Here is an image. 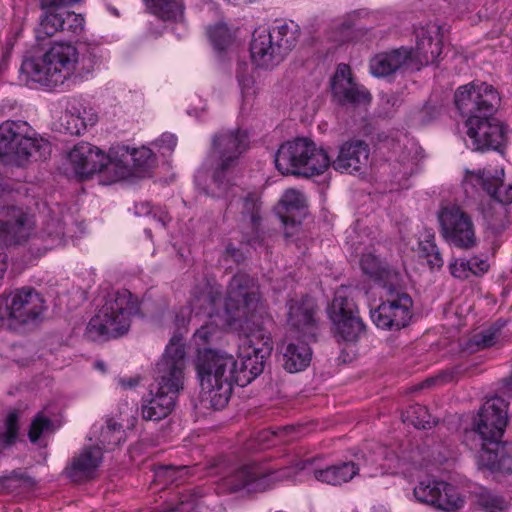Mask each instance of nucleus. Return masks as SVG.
Masks as SVG:
<instances>
[{
    "instance_id": "obj_54",
    "label": "nucleus",
    "mask_w": 512,
    "mask_h": 512,
    "mask_svg": "<svg viewBox=\"0 0 512 512\" xmlns=\"http://www.w3.org/2000/svg\"><path fill=\"white\" fill-rule=\"evenodd\" d=\"M468 261L469 266L471 267L470 273L475 276H482L489 270V264L486 259L475 256Z\"/></svg>"
},
{
    "instance_id": "obj_1",
    "label": "nucleus",
    "mask_w": 512,
    "mask_h": 512,
    "mask_svg": "<svg viewBox=\"0 0 512 512\" xmlns=\"http://www.w3.org/2000/svg\"><path fill=\"white\" fill-rule=\"evenodd\" d=\"M241 334L240 366L233 355L211 349L200 353L196 362L202 400L216 410L228 404L234 383L245 386L263 372L272 351L270 337L261 331Z\"/></svg>"
},
{
    "instance_id": "obj_22",
    "label": "nucleus",
    "mask_w": 512,
    "mask_h": 512,
    "mask_svg": "<svg viewBox=\"0 0 512 512\" xmlns=\"http://www.w3.org/2000/svg\"><path fill=\"white\" fill-rule=\"evenodd\" d=\"M288 323L304 338H315L317 319L314 302L308 297L290 300L288 302Z\"/></svg>"
},
{
    "instance_id": "obj_17",
    "label": "nucleus",
    "mask_w": 512,
    "mask_h": 512,
    "mask_svg": "<svg viewBox=\"0 0 512 512\" xmlns=\"http://www.w3.org/2000/svg\"><path fill=\"white\" fill-rule=\"evenodd\" d=\"M34 229L32 217L17 206L0 207V245H20L27 241Z\"/></svg>"
},
{
    "instance_id": "obj_5",
    "label": "nucleus",
    "mask_w": 512,
    "mask_h": 512,
    "mask_svg": "<svg viewBox=\"0 0 512 512\" xmlns=\"http://www.w3.org/2000/svg\"><path fill=\"white\" fill-rule=\"evenodd\" d=\"M225 321L238 333L262 331L266 311L257 280L245 272L236 273L227 286Z\"/></svg>"
},
{
    "instance_id": "obj_9",
    "label": "nucleus",
    "mask_w": 512,
    "mask_h": 512,
    "mask_svg": "<svg viewBox=\"0 0 512 512\" xmlns=\"http://www.w3.org/2000/svg\"><path fill=\"white\" fill-rule=\"evenodd\" d=\"M299 36V27L293 21L275 25L270 30H256L250 44L252 61L260 68L277 66L296 46Z\"/></svg>"
},
{
    "instance_id": "obj_16",
    "label": "nucleus",
    "mask_w": 512,
    "mask_h": 512,
    "mask_svg": "<svg viewBox=\"0 0 512 512\" xmlns=\"http://www.w3.org/2000/svg\"><path fill=\"white\" fill-rule=\"evenodd\" d=\"M467 136L474 150L499 151L507 140V127L494 115L472 117L465 121Z\"/></svg>"
},
{
    "instance_id": "obj_24",
    "label": "nucleus",
    "mask_w": 512,
    "mask_h": 512,
    "mask_svg": "<svg viewBox=\"0 0 512 512\" xmlns=\"http://www.w3.org/2000/svg\"><path fill=\"white\" fill-rule=\"evenodd\" d=\"M102 460L103 452L100 447H85L72 459L65 473L73 482L87 481L95 476Z\"/></svg>"
},
{
    "instance_id": "obj_38",
    "label": "nucleus",
    "mask_w": 512,
    "mask_h": 512,
    "mask_svg": "<svg viewBox=\"0 0 512 512\" xmlns=\"http://www.w3.org/2000/svg\"><path fill=\"white\" fill-rule=\"evenodd\" d=\"M207 35L213 48L218 52L225 51L234 39L233 33L224 23L209 27Z\"/></svg>"
},
{
    "instance_id": "obj_13",
    "label": "nucleus",
    "mask_w": 512,
    "mask_h": 512,
    "mask_svg": "<svg viewBox=\"0 0 512 512\" xmlns=\"http://www.w3.org/2000/svg\"><path fill=\"white\" fill-rule=\"evenodd\" d=\"M440 233L450 245L468 250L477 245L471 216L457 205L443 207L438 213Z\"/></svg>"
},
{
    "instance_id": "obj_30",
    "label": "nucleus",
    "mask_w": 512,
    "mask_h": 512,
    "mask_svg": "<svg viewBox=\"0 0 512 512\" xmlns=\"http://www.w3.org/2000/svg\"><path fill=\"white\" fill-rule=\"evenodd\" d=\"M32 134L33 131L27 133L18 146L14 161L18 166H24L29 161L45 160L51 154V144L41 137L32 136Z\"/></svg>"
},
{
    "instance_id": "obj_60",
    "label": "nucleus",
    "mask_w": 512,
    "mask_h": 512,
    "mask_svg": "<svg viewBox=\"0 0 512 512\" xmlns=\"http://www.w3.org/2000/svg\"><path fill=\"white\" fill-rule=\"evenodd\" d=\"M8 256L3 249V245H0V280L4 277V274L8 268Z\"/></svg>"
},
{
    "instance_id": "obj_40",
    "label": "nucleus",
    "mask_w": 512,
    "mask_h": 512,
    "mask_svg": "<svg viewBox=\"0 0 512 512\" xmlns=\"http://www.w3.org/2000/svg\"><path fill=\"white\" fill-rule=\"evenodd\" d=\"M404 421L422 429H429L435 423L427 407L420 404L411 405L406 410Z\"/></svg>"
},
{
    "instance_id": "obj_57",
    "label": "nucleus",
    "mask_w": 512,
    "mask_h": 512,
    "mask_svg": "<svg viewBox=\"0 0 512 512\" xmlns=\"http://www.w3.org/2000/svg\"><path fill=\"white\" fill-rule=\"evenodd\" d=\"M156 144L167 152H172L177 144V138L174 134L164 133L157 139Z\"/></svg>"
},
{
    "instance_id": "obj_6",
    "label": "nucleus",
    "mask_w": 512,
    "mask_h": 512,
    "mask_svg": "<svg viewBox=\"0 0 512 512\" xmlns=\"http://www.w3.org/2000/svg\"><path fill=\"white\" fill-rule=\"evenodd\" d=\"M21 71L28 79L48 89H70L78 79V50L69 42H55L40 58L22 62Z\"/></svg>"
},
{
    "instance_id": "obj_18",
    "label": "nucleus",
    "mask_w": 512,
    "mask_h": 512,
    "mask_svg": "<svg viewBox=\"0 0 512 512\" xmlns=\"http://www.w3.org/2000/svg\"><path fill=\"white\" fill-rule=\"evenodd\" d=\"M416 47L408 48L411 51L413 68L420 70L422 66L435 63L443 49L442 26L435 22L415 29Z\"/></svg>"
},
{
    "instance_id": "obj_46",
    "label": "nucleus",
    "mask_w": 512,
    "mask_h": 512,
    "mask_svg": "<svg viewBox=\"0 0 512 512\" xmlns=\"http://www.w3.org/2000/svg\"><path fill=\"white\" fill-rule=\"evenodd\" d=\"M63 29L61 31H67L72 34L78 35L84 30L85 20L81 14L68 11L66 8L63 9Z\"/></svg>"
},
{
    "instance_id": "obj_23",
    "label": "nucleus",
    "mask_w": 512,
    "mask_h": 512,
    "mask_svg": "<svg viewBox=\"0 0 512 512\" xmlns=\"http://www.w3.org/2000/svg\"><path fill=\"white\" fill-rule=\"evenodd\" d=\"M68 158L75 172L83 176L103 171L106 164V155L87 142L76 144L69 152Z\"/></svg>"
},
{
    "instance_id": "obj_7",
    "label": "nucleus",
    "mask_w": 512,
    "mask_h": 512,
    "mask_svg": "<svg viewBox=\"0 0 512 512\" xmlns=\"http://www.w3.org/2000/svg\"><path fill=\"white\" fill-rule=\"evenodd\" d=\"M138 312V299L130 291L122 289L109 293L88 322L86 335L92 341L121 337L129 331L131 319Z\"/></svg>"
},
{
    "instance_id": "obj_12",
    "label": "nucleus",
    "mask_w": 512,
    "mask_h": 512,
    "mask_svg": "<svg viewBox=\"0 0 512 512\" xmlns=\"http://www.w3.org/2000/svg\"><path fill=\"white\" fill-rule=\"evenodd\" d=\"M500 101L498 91L492 85L481 81L462 85L454 93L455 106L466 120L495 115Z\"/></svg>"
},
{
    "instance_id": "obj_62",
    "label": "nucleus",
    "mask_w": 512,
    "mask_h": 512,
    "mask_svg": "<svg viewBox=\"0 0 512 512\" xmlns=\"http://www.w3.org/2000/svg\"><path fill=\"white\" fill-rule=\"evenodd\" d=\"M152 212V207L149 203H140L135 205V213L138 216H148Z\"/></svg>"
},
{
    "instance_id": "obj_20",
    "label": "nucleus",
    "mask_w": 512,
    "mask_h": 512,
    "mask_svg": "<svg viewBox=\"0 0 512 512\" xmlns=\"http://www.w3.org/2000/svg\"><path fill=\"white\" fill-rule=\"evenodd\" d=\"M331 86L334 97L343 105L366 104L371 100L368 90L353 81L350 67L346 64L337 66Z\"/></svg>"
},
{
    "instance_id": "obj_50",
    "label": "nucleus",
    "mask_w": 512,
    "mask_h": 512,
    "mask_svg": "<svg viewBox=\"0 0 512 512\" xmlns=\"http://www.w3.org/2000/svg\"><path fill=\"white\" fill-rule=\"evenodd\" d=\"M499 338V329L489 328L474 336L473 342L481 349L489 348L497 342Z\"/></svg>"
},
{
    "instance_id": "obj_31",
    "label": "nucleus",
    "mask_w": 512,
    "mask_h": 512,
    "mask_svg": "<svg viewBox=\"0 0 512 512\" xmlns=\"http://www.w3.org/2000/svg\"><path fill=\"white\" fill-rule=\"evenodd\" d=\"M312 351L304 341L289 343L283 354V367L290 373L304 370L310 363Z\"/></svg>"
},
{
    "instance_id": "obj_8",
    "label": "nucleus",
    "mask_w": 512,
    "mask_h": 512,
    "mask_svg": "<svg viewBox=\"0 0 512 512\" xmlns=\"http://www.w3.org/2000/svg\"><path fill=\"white\" fill-rule=\"evenodd\" d=\"M248 146V134L240 128L221 130L212 137L209 157L213 168L212 180L218 189L215 196H225L233 185L234 169Z\"/></svg>"
},
{
    "instance_id": "obj_26",
    "label": "nucleus",
    "mask_w": 512,
    "mask_h": 512,
    "mask_svg": "<svg viewBox=\"0 0 512 512\" xmlns=\"http://www.w3.org/2000/svg\"><path fill=\"white\" fill-rule=\"evenodd\" d=\"M411 57V51L406 47L377 54L370 60V72L376 77H386L394 74L401 68L415 70Z\"/></svg>"
},
{
    "instance_id": "obj_11",
    "label": "nucleus",
    "mask_w": 512,
    "mask_h": 512,
    "mask_svg": "<svg viewBox=\"0 0 512 512\" xmlns=\"http://www.w3.org/2000/svg\"><path fill=\"white\" fill-rule=\"evenodd\" d=\"M356 459L357 461H342L325 468H320L317 465V457H307L296 460L291 466L283 467L280 473L282 478H291L301 471H309L316 480L322 483L341 486L354 479L365 465V457L360 458L356 455Z\"/></svg>"
},
{
    "instance_id": "obj_4",
    "label": "nucleus",
    "mask_w": 512,
    "mask_h": 512,
    "mask_svg": "<svg viewBox=\"0 0 512 512\" xmlns=\"http://www.w3.org/2000/svg\"><path fill=\"white\" fill-rule=\"evenodd\" d=\"M508 403L501 397L488 399L473 421V428L465 432V439L478 440L481 446L479 465L491 471L512 472V455L501 442L507 425Z\"/></svg>"
},
{
    "instance_id": "obj_35",
    "label": "nucleus",
    "mask_w": 512,
    "mask_h": 512,
    "mask_svg": "<svg viewBox=\"0 0 512 512\" xmlns=\"http://www.w3.org/2000/svg\"><path fill=\"white\" fill-rule=\"evenodd\" d=\"M439 485L441 491L437 493L435 507L446 512H456L464 504L458 490L444 481Z\"/></svg>"
},
{
    "instance_id": "obj_14",
    "label": "nucleus",
    "mask_w": 512,
    "mask_h": 512,
    "mask_svg": "<svg viewBox=\"0 0 512 512\" xmlns=\"http://www.w3.org/2000/svg\"><path fill=\"white\" fill-rule=\"evenodd\" d=\"M412 306V298L407 293L390 286L387 299L371 312V318L378 328L400 330L409 324Z\"/></svg>"
},
{
    "instance_id": "obj_44",
    "label": "nucleus",
    "mask_w": 512,
    "mask_h": 512,
    "mask_svg": "<svg viewBox=\"0 0 512 512\" xmlns=\"http://www.w3.org/2000/svg\"><path fill=\"white\" fill-rule=\"evenodd\" d=\"M103 170L112 176L113 181H120L131 175L129 160L126 157L125 159L115 160L106 156V164Z\"/></svg>"
},
{
    "instance_id": "obj_33",
    "label": "nucleus",
    "mask_w": 512,
    "mask_h": 512,
    "mask_svg": "<svg viewBox=\"0 0 512 512\" xmlns=\"http://www.w3.org/2000/svg\"><path fill=\"white\" fill-rule=\"evenodd\" d=\"M418 254L421 258L426 259L431 270H440L444 265V259L435 243V234L432 230H425L420 236Z\"/></svg>"
},
{
    "instance_id": "obj_52",
    "label": "nucleus",
    "mask_w": 512,
    "mask_h": 512,
    "mask_svg": "<svg viewBox=\"0 0 512 512\" xmlns=\"http://www.w3.org/2000/svg\"><path fill=\"white\" fill-rule=\"evenodd\" d=\"M299 429L300 427L290 425L279 428L276 432H273L272 434L281 441L289 442L298 437Z\"/></svg>"
},
{
    "instance_id": "obj_47",
    "label": "nucleus",
    "mask_w": 512,
    "mask_h": 512,
    "mask_svg": "<svg viewBox=\"0 0 512 512\" xmlns=\"http://www.w3.org/2000/svg\"><path fill=\"white\" fill-rule=\"evenodd\" d=\"M52 428V422L49 418L38 415L34 418L31 423L28 437L32 443H36L39 438L46 432L50 431Z\"/></svg>"
},
{
    "instance_id": "obj_27",
    "label": "nucleus",
    "mask_w": 512,
    "mask_h": 512,
    "mask_svg": "<svg viewBox=\"0 0 512 512\" xmlns=\"http://www.w3.org/2000/svg\"><path fill=\"white\" fill-rule=\"evenodd\" d=\"M32 132V127L22 120H6L0 124V157L14 162L21 140Z\"/></svg>"
},
{
    "instance_id": "obj_10",
    "label": "nucleus",
    "mask_w": 512,
    "mask_h": 512,
    "mask_svg": "<svg viewBox=\"0 0 512 512\" xmlns=\"http://www.w3.org/2000/svg\"><path fill=\"white\" fill-rule=\"evenodd\" d=\"M43 296L31 287H23L0 296V320L10 329L38 324L46 310Z\"/></svg>"
},
{
    "instance_id": "obj_41",
    "label": "nucleus",
    "mask_w": 512,
    "mask_h": 512,
    "mask_svg": "<svg viewBox=\"0 0 512 512\" xmlns=\"http://www.w3.org/2000/svg\"><path fill=\"white\" fill-rule=\"evenodd\" d=\"M443 481L426 479L420 481L414 488L415 498L422 503L435 507L437 493H440V485Z\"/></svg>"
},
{
    "instance_id": "obj_56",
    "label": "nucleus",
    "mask_w": 512,
    "mask_h": 512,
    "mask_svg": "<svg viewBox=\"0 0 512 512\" xmlns=\"http://www.w3.org/2000/svg\"><path fill=\"white\" fill-rule=\"evenodd\" d=\"M366 16H368V12L366 10H364V9L354 10V11L346 14L341 25L345 29H350L351 27H353L356 24L357 20L364 18Z\"/></svg>"
},
{
    "instance_id": "obj_29",
    "label": "nucleus",
    "mask_w": 512,
    "mask_h": 512,
    "mask_svg": "<svg viewBox=\"0 0 512 512\" xmlns=\"http://www.w3.org/2000/svg\"><path fill=\"white\" fill-rule=\"evenodd\" d=\"M281 204L285 211L280 218L285 227V234L289 236L306 215V199L300 191L289 189L283 194Z\"/></svg>"
},
{
    "instance_id": "obj_15",
    "label": "nucleus",
    "mask_w": 512,
    "mask_h": 512,
    "mask_svg": "<svg viewBox=\"0 0 512 512\" xmlns=\"http://www.w3.org/2000/svg\"><path fill=\"white\" fill-rule=\"evenodd\" d=\"M334 337L338 342H356L365 334V324L353 300L336 293L329 313Z\"/></svg>"
},
{
    "instance_id": "obj_53",
    "label": "nucleus",
    "mask_w": 512,
    "mask_h": 512,
    "mask_svg": "<svg viewBox=\"0 0 512 512\" xmlns=\"http://www.w3.org/2000/svg\"><path fill=\"white\" fill-rule=\"evenodd\" d=\"M216 330H217L216 326H214L212 324L202 325L194 333V338L196 341H200L201 344L208 343L212 339Z\"/></svg>"
},
{
    "instance_id": "obj_48",
    "label": "nucleus",
    "mask_w": 512,
    "mask_h": 512,
    "mask_svg": "<svg viewBox=\"0 0 512 512\" xmlns=\"http://www.w3.org/2000/svg\"><path fill=\"white\" fill-rule=\"evenodd\" d=\"M479 504L486 512H502L506 508V501L497 495L489 492L483 493L479 497Z\"/></svg>"
},
{
    "instance_id": "obj_45",
    "label": "nucleus",
    "mask_w": 512,
    "mask_h": 512,
    "mask_svg": "<svg viewBox=\"0 0 512 512\" xmlns=\"http://www.w3.org/2000/svg\"><path fill=\"white\" fill-rule=\"evenodd\" d=\"M123 150L126 152V158L129 157L137 168H147L154 162L153 152L147 147L133 149L131 152L129 148H123Z\"/></svg>"
},
{
    "instance_id": "obj_19",
    "label": "nucleus",
    "mask_w": 512,
    "mask_h": 512,
    "mask_svg": "<svg viewBox=\"0 0 512 512\" xmlns=\"http://www.w3.org/2000/svg\"><path fill=\"white\" fill-rule=\"evenodd\" d=\"M278 469L271 475L263 474L256 465H242L231 470L219 483V488L225 492L234 493L241 490L257 492L265 490L268 478L283 480Z\"/></svg>"
},
{
    "instance_id": "obj_58",
    "label": "nucleus",
    "mask_w": 512,
    "mask_h": 512,
    "mask_svg": "<svg viewBox=\"0 0 512 512\" xmlns=\"http://www.w3.org/2000/svg\"><path fill=\"white\" fill-rule=\"evenodd\" d=\"M11 49H12V46L7 45L2 51V56L0 57V76L3 75L8 68V62H9V58L11 55Z\"/></svg>"
},
{
    "instance_id": "obj_32",
    "label": "nucleus",
    "mask_w": 512,
    "mask_h": 512,
    "mask_svg": "<svg viewBox=\"0 0 512 512\" xmlns=\"http://www.w3.org/2000/svg\"><path fill=\"white\" fill-rule=\"evenodd\" d=\"M43 14L40 16V22L35 30L36 38L42 41L47 37L55 35L63 29V9L64 7L41 8Z\"/></svg>"
},
{
    "instance_id": "obj_51",
    "label": "nucleus",
    "mask_w": 512,
    "mask_h": 512,
    "mask_svg": "<svg viewBox=\"0 0 512 512\" xmlns=\"http://www.w3.org/2000/svg\"><path fill=\"white\" fill-rule=\"evenodd\" d=\"M449 271L451 275L457 279H467L469 277L470 269L469 261L462 258L452 259L449 263Z\"/></svg>"
},
{
    "instance_id": "obj_61",
    "label": "nucleus",
    "mask_w": 512,
    "mask_h": 512,
    "mask_svg": "<svg viewBox=\"0 0 512 512\" xmlns=\"http://www.w3.org/2000/svg\"><path fill=\"white\" fill-rule=\"evenodd\" d=\"M194 505L190 501L182 500L175 508L166 512H192Z\"/></svg>"
},
{
    "instance_id": "obj_2",
    "label": "nucleus",
    "mask_w": 512,
    "mask_h": 512,
    "mask_svg": "<svg viewBox=\"0 0 512 512\" xmlns=\"http://www.w3.org/2000/svg\"><path fill=\"white\" fill-rule=\"evenodd\" d=\"M370 147L360 139L343 142L337 157L331 161L328 153L311 139L298 137L278 148L274 161L283 175L311 177L324 173L328 167L343 174H363L369 166Z\"/></svg>"
},
{
    "instance_id": "obj_64",
    "label": "nucleus",
    "mask_w": 512,
    "mask_h": 512,
    "mask_svg": "<svg viewBox=\"0 0 512 512\" xmlns=\"http://www.w3.org/2000/svg\"><path fill=\"white\" fill-rule=\"evenodd\" d=\"M171 220L166 212H161V214L157 217V221L162 225L166 226V224Z\"/></svg>"
},
{
    "instance_id": "obj_55",
    "label": "nucleus",
    "mask_w": 512,
    "mask_h": 512,
    "mask_svg": "<svg viewBox=\"0 0 512 512\" xmlns=\"http://www.w3.org/2000/svg\"><path fill=\"white\" fill-rule=\"evenodd\" d=\"M237 78L242 91V95L245 99L256 93L254 80L252 77L238 74Z\"/></svg>"
},
{
    "instance_id": "obj_36",
    "label": "nucleus",
    "mask_w": 512,
    "mask_h": 512,
    "mask_svg": "<svg viewBox=\"0 0 512 512\" xmlns=\"http://www.w3.org/2000/svg\"><path fill=\"white\" fill-rule=\"evenodd\" d=\"M102 51L98 46L88 47L86 52L78 54V79L81 82L92 76L97 65L101 63Z\"/></svg>"
},
{
    "instance_id": "obj_39",
    "label": "nucleus",
    "mask_w": 512,
    "mask_h": 512,
    "mask_svg": "<svg viewBox=\"0 0 512 512\" xmlns=\"http://www.w3.org/2000/svg\"><path fill=\"white\" fill-rule=\"evenodd\" d=\"M360 267L365 275L376 282L384 280L388 274L380 259L372 253L361 256Z\"/></svg>"
},
{
    "instance_id": "obj_37",
    "label": "nucleus",
    "mask_w": 512,
    "mask_h": 512,
    "mask_svg": "<svg viewBox=\"0 0 512 512\" xmlns=\"http://www.w3.org/2000/svg\"><path fill=\"white\" fill-rule=\"evenodd\" d=\"M152 13L162 20H177L182 16L183 8L177 0H144Z\"/></svg>"
},
{
    "instance_id": "obj_21",
    "label": "nucleus",
    "mask_w": 512,
    "mask_h": 512,
    "mask_svg": "<svg viewBox=\"0 0 512 512\" xmlns=\"http://www.w3.org/2000/svg\"><path fill=\"white\" fill-rule=\"evenodd\" d=\"M502 176H504L502 169L494 173L486 169L467 171L465 182L481 187L495 202L509 205L512 203V183L505 186Z\"/></svg>"
},
{
    "instance_id": "obj_59",
    "label": "nucleus",
    "mask_w": 512,
    "mask_h": 512,
    "mask_svg": "<svg viewBox=\"0 0 512 512\" xmlns=\"http://www.w3.org/2000/svg\"><path fill=\"white\" fill-rule=\"evenodd\" d=\"M10 480H19L23 481L25 485L27 486H33L35 484L34 479L31 478L26 473L20 472V471H13L11 473V476L9 477Z\"/></svg>"
},
{
    "instance_id": "obj_42",
    "label": "nucleus",
    "mask_w": 512,
    "mask_h": 512,
    "mask_svg": "<svg viewBox=\"0 0 512 512\" xmlns=\"http://www.w3.org/2000/svg\"><path fill=\"white\" fill-rule=\"evenodd\" d=\"M99 440L108 448L119 445L121 441L124 440V430L122 425L112 419L108 420L106 425L101 429Z\"/></svg>"
},
{
    "instance_id": "obj_25",
    "label": "nucleus",
    "mask_w": 512,
    "mask_h": 512,
    "mask_svg": "<svg viewBox=\"0 0 512 512\" xmlns=\"http://www.w3.org/2000/svg\"><path fill=\"white\" fill-rule=\"evenodd\" d=\"M97 122V115L92 108L85 107L78 99H70L60 117L61 129L70 135L82 134L88 126Z\"/></svg>"
},
{
    "instance_id": "obj_43",
    "label": "nucleus",
    "mask_w": 512,
    "mask_h": 512,
    "mask_svg": "<svg viewBox=\"0 0 512 512\" xmlns=\"http://www.w3.org/2000/svg\"><path fill=\"white\" fill-rule=\"evenodd\" d=\"M19 413L17 411L10 412L4 422V430L0 432V442L3 446L13 445L19 434Z\"/></svg>"
},
{
    "instance_id": "obj_34",
    "label": "nucleus",
    "mask_w": 512,
    "mask_h": 512,
    "mask_svg": "<svg viewBox=\"0 0 512 512\" xmlns=\"http://www.w3.org/2000/svg\"><path fill=\"white\" fill-rule=\"evenodd\" d=\"M222 292L218 287L205 285V287L195 292L191 301V307L197 312H203L211 317L216 312V306L221 301Z\"/></svg>"
},
{
    "instance_id": "obj_3",
    "label": "nucleus",
    "mask_w": 512,
    "mask_h": 512,
    "mask_svg": "<svg viewBox=\"0 0 512 512\" xmlns=\"http://www.w3.org/2000/svg\"><path fill=\"white\" fill-rule=\"evenodd\" d=\"M185 367V346L180 337L174 336L156 364L155 381L141 407L143 419L159 421L173 411L177 397L183 389Z\"/></svg>"
},
{
    "instance_id": "obj_28",
    "label": "nucleus",
    "mask_w": 512,
    "mask_h": 512,
    "mask_svg": "<svg viewBox=\"0 0 512 512\" xmlns=\"http://www.w3.org/2000/svg\"><path fill=\"white\" fill-rule=\"evenodd\" d=\"M237 210L240 214V222L243 227L249 229L255 236L248 239L250 244L256 243L259 239V232L262 221V203L257 193L249 192L236 201Z\"/></svg>"
},
{
    "instance_id": "obj_49",
    "label": "nucleus",
    "mask_w": 512,
    "mask_h": 512,
    "mask_svg": "<svg viewBox=\"0 0 512 512\" xmlns=\"http://www.w3.org/2000/svg\"><path fill=\"white\" fill-rule=\"evenodd\" d=\"M186 471V466H163L156 470L155 476L158 480L163 481L164 483L176 482Z\"/></svg>"
},
{
    "instance_id": "obj_63",
    "label": "nucleus",
    "mask_w": 512,
    "mask_h": 512,
    "mask_svg": "<svg viewBox=\"0 0 512 512\" xmlns=\"http://www.w3.org/2000/svg\"><path fill=\"white\" fill-rule=\"evenodd\" d=\"M119 384L125 389L133 388L138 385V380L135 378H130L128 380L120 379Z\"/></svg>"
}]
</instances>
